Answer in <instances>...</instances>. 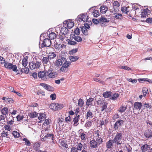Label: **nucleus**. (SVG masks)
Listing matches in <instances>:
<instances>
[{
	"label": "nucleus",
	"mask_w": 152,
	"mask_h": 152,
	"mask_svg": "<svg viewBox=\"0 0 152 152\" xmlns=\"http://www.w3.org/2000/svg\"><path fill=\"white\" fill-rule=\"evenodd\" d=\"M89 28L90 26L88 24H84V26H82L80 27V30L78 28H76L75 30L74 33L76 35H78L80 34V30H81L84 35H87L88 34L87 29Z\"/></svg>",
	"instance_id": "1"
},
{
	"label": "nucleus",
	"mask_w": 152,
	"mask_h": 152,
	"mask_svg": "<svg viewBox=\"0 0 152 152\" xmlns=\"http://www.w3.org/2000/svg\"><path fill=\"white\" fill-rule=\"evenodd\" d=\"M89 19L88 16L86 13H82L79 15L77 17V21L79 22L83 21V22H86L88 21Z\"/></svg>",
	"instance_id": "2"
},
{
	"label": "nucleus",
	"mask_w": 152,
	"mask_h": 152,
	"mask_svg": "<svg viewBox=\"0 0 152 152\" xmlns=\"http://www.w3.org/2000/svg\"><path fill=\"white\" fill-rule=\"evenodd\" d=\"M41 137L42 141H44L46 140V138H48L52 134L49 133V130L48 129L46 130L42 129L41 131Z\"/></svg>",
	"instance_id": "3"
},
{
	"label": "nucleus",
	"mask_w": 152,
	"mask_h": 152,
	"mask_svg": "<svg viewBox=\"0 0 152 152\" xmlns=\"http://www.w3.org/2000/svg\"><path fill=\"white\" fill-rule=\"evenodd\" d=\"M122 136L121 133L117 132L113 140L114 143H116L117 145H121L122 143L121 142H120V141L122 139Z\"/></svg>",
	"instance_id": "4"
},
{
	"label": "nucleus",
	"mask_w": 152,
	"mask_h": 152,
	"mask_svg": "<svg viewBox=\"0 0 152 152\" xmlns=\"http://www.w3.org/2000/svg\"><path fill=\"white\" fill-rule=\"evenodd\" d=\"M49 59L48 57H44L42 58V63L46 64L44 65L45 69H47L48 68H50L51 66V63L49 61Z\"/></svg>",
	"instance_id": "5"
},
{
	"label": "nucleus",
	"mask_w": 152,
	"mask_h": 152,
	"mask_svg": "<svg viewBox=\"0 0 152 152\" xmlns=\"http://www.w3.org/2000/svg\"><path fill=\"white\" fill-rule=\"evenodd\" d=\"M74 22L72 20H67L63 22V26H65L68 29H70L74 26Z\"/></svg>",
	"instance_id": "6"
},
{
	"label": "nucleus",
	"mask_w": 152,
	"mask_h": 152,
	"mask_svg": "<svg viewBox=\"0 0 152 152\" xmlns=\"http://www.w3.org/2000/svg\"><path fill=\"white\" fill-rule=\"evenodd\" d=\"M48 80L49 78H54L57 76V73L56 72L52 71V69L50 68L47 71Z\"/></svg>",
	"instance_id": "7"
},
{
	"label": "nucleus",
	"mask_w": 152,
	"mask_h": 152,
	"mask_svg": "<svg viewBox=\"0 0 152 152\" xmlns=\"http://www.w3.org/2000/svg\"><path fill=\"white\" fill-rule=\"evenodd\" d=\"M41 64L40 62L38 61L31 62L29 63V66L31 69H34L39 68Z\"/></svg>",
	"instance_id": "8"
},
{
	"label": "nucleus",
	"mask_w": 152,
	"mask_h": 152,
	"mask_svg": "<svg viewBox=\"0 0 152 152\" xmlns=\"http://www.w3.org/2000/svg\"><path fill=\"white\" fill-rule=\"evenodd\" d=\"M38 75L39 78L43 80H48L47 71L40 72H38Z\"/></svg>",
	"instance_id": "9"
},
{
	"label": "nucleus",
	"mask_w": 152,
	"mask_h": 152,
	"mask_svg": "<svg viewBox=\"0 0 152 152\" xmlns=\"http://www.w3.org/2000/svg\"><path fill=\"white\" fill-rule=\"evenodd\" d=\"M124 123L123 121L119 120L117 121L115 124L114 128L115 130H117L120 128L122 126Z\"/></svg>",
	"instance_id": "10"
},
{
	"label": "nucleus",
	"mask_w": 152,
	"mask_h": 152,
	"mask_svg": "<svg viewBox=\"0 0 152 152\" xmlns=\"http://www.w3.org/2000/svg\"><path fill=\"white\" fill-rule=\"evenodd\" d=\"M40 85L48 91H54V88L53 87L46 84L41 83H40Z\"/></svg>",
	"instance_id": "11"
},
{
	"label": "nucleus",
	"mask_w": 152,
	"mask_h": 152,
	"mask_svg": "<svg viewBox=\"0 0 152 152\" xmlns=\"http://www.w3.org/2000/svg\"><path fill=\"white\" fill-rule=\"evenodd\" d=\"M99 131L96 130L94 132V137L96 139V140L99 143H101L102 142V138L99 137Z\"/></svg>",
	"instance_id": "12"
},
{
	"label": "nucleus",
	"mask_w": 152,
	"mask_h": 152,
	"mask_svg": "<svg viewBox=\"0 0 152 152\" xmlns=\"http://www.w3.org/2000/svg\"><path fill=\"white\" fill-rule=\"evenodd\" d=\"M51 45V42L50 39H46L44 40L41 46L42 48H43L45 47H49Z\"/></svg>",
	"instance_id": "13"
},
{
	"label": "nucleus",
	"mask_w": 152,
	"mask_h": 152,
	"mask_svg": "<svg viewBox=\"0 0 152 152\" xmlns=\"http://www.w3.org/2000/svg\"><path fill=\"white\" fill-rule=\"evenodd\" d=\"M66 61V59L64 57H61V58L57 60L56 61V65L57 66H60L63 64V62Z\"/></svg>",
	"instance_id": "14"
},
{
	"label": "nucleus",
	"mask_w": 152,
	"mask_h": 152,
	"mask_svg": "<svg viewBox=\"0 0 152 152\" xmlns=\"http://www.w3.org/2000/svg\"><path fill=\"white\" fill-rule=\"evenodd\" d=\"M64 46V45H61L56 42L54 44V47L56 51L60 52L62 50Z\"/></svg>",
	"instance_id": "15"
},
{
	"label": "nucleus",
	"mask_w": 152,
	"mask_h": 152,
	"mask_svg": "<svg viewBox=\"0 0 152 152\" xmlns=\"http://www.w3.org/2000/svg\"><path fill=\"white\" fill-rule=\"evenodd\" d=\"M50 122V120L49 119H45L42 126V129L46 130L48 129Z\"/></svg>",
	"instance_id": "16"
},
{
	"label": "nucleus",
	"mask_w": 152,
	"mask_h": 152,
	"mask_svg": "<svg viewBox=\"0 0 152 152\" xmlns=\"http://www.w3.org/2000/svg\"><path fill=\"white\" fill-rule=\"evenodd\" d=\"M150 12V11L148 9H144L141 12V14H140L141 17L142 18L146 17Z\"/></svg>",
	"instance_id": "17"
},
{
	"label": "nucleus",
	"mask_w": 152,
	"mask_h": 152,
	"mask_svg": "<svg viewBox=\"0 0 152 152\" xmlns=\"http://www.w3.org/2000/svg\"><path fill=\"white\" fill-rule=\"evenodd\" d=\"M132 7L133 9L132 10L133 11H135V14L136 15L138 14V12H140V9L141 8L140 6L136 4H133Z\"/></svg>",
	"instance_id": "18"
},
{
	"label": "nucleus",
	"mask_w": 152,
	"mask_h": 152,
	"mask_svg": "<svg viewBox=\"0 0 152 152\" xmlns=\"http://www.w3.org/2000/svg\"><path fill=\"white\" fill-rule=\"evenodd\" d=\"M113 140H110L107 141L106 144V146L107 149L112 148L113 147Z\"/></svg>",
	"instance_id": "19"
},
{
	"label": "nucleus",
	"mask_w": 152,
	"mask_h": 152,
	"mask_svg": "<svg viewBox=\"0 0 152 152\" xmlns=\"http://www.w3.org/2000/svg\"><path fill=\"white\" fill-rule=\"evenodd\" d=\"M89 145L91 148H94L98 147V143L94 140H92L89 142Z\"/></svg>",
	"instance_id": "20"
},
{
	"label": "nucleus",
	"mask_w": 152,
	"mask_h": 152,
	"mask_svg": "<svg viewBox=\"0 0 152 152\" xmlns=\"http://www.w3.org/2000/svg\"><path fill=\"white\" fill-rule=\"evenodd\" d=\"M99 20L102 26H103V25L104 26V23H107L109 21V20H107L106 18L103 17H101L99 19Z\"/></svg>",
	"instance_id": "21"
},
{
	"label": "nucleus",
	"mask_w": 152,
	"mask_h": 152,
	"mask_svg": "<svg viewBox=\"0 0 152 152\" xmlns=\"http://www.w3.org/2000/svg\"><path fill=\"white\" fill-rule=\"evenodd\" d=\"M145 137L147 138L152 137V130H148L145 131L144 133Z\"/></svg>",
	"instance_id": "22"
},
{
	"label": "nucleus",
	"mask_w": 152,
	"mask_h": 152,
	"mask_svg": "<svg viewBox=\"0 0 152 152\" xmlns=\"http://www.w3.org/2000/svg\"><path fill=\"white\" fill-rule=\"evenodd\" d=\"M38 118L40 120L39 123L42 122L46 119V115L43 113H40L38 117Z\"/></svg>",
	"instance_id": "23"
},
{
	"label": "nucleus",
	"mask_w": 152,
	"mask_h": 152,
	"mask_svg": "<svg viewBox=\"0 0 152 152\" xmlns=\"http://www.w3.org/2000/svg\"><path fill=\"white\" fill-rule=\"evenodd\" d=\"M68 29L65 26L62 27L60 29V33L61 34L65 35L68 32Z\"/></svg>",
	"instance_id": "24"
},
{
	"label": "nucleus",
	"mask_w": 152,
	"mask_h": 152,
	"mask_svg": "<svg viewBox=\"0 0 152 152\" xmlns=\"http://www.w3.org/2000/svg\"><path fill=\"white\" fill-rule=\"evenodd\" d=\"M93 115L92 112L90 110L87 111L86 114V119L90 120L93 117Z\"/></svg>",
	"instance_id": "25"
},
{
	"label": "nucleus",
	"mask_w": 152,
	"mask_h": 152,
	"mask_svg": "<svg viewBox=\"0 0 152 152\" xmlns=\"http://www.w3.org/2000/svg\"><path fill=\"white\" fill-rule=\"evenodd\" d=\"M142 107V104L140 102H135L134 104V107L136 110H140Z\"/></svg>",
	"instance_id": "26"
},
{
	"label": "nucleus",
	"mask_w": 152,
	"mask_h": 152,
	"mask_svg": "<svg viewBox=\"0 0 152 152\" xmlns=\"http://www.w3.org/2000/svg\"><path fill=\"white\" fill-rule=\"evenodd\" d=\"M79 115H77L73 119V121L74 122L73 125L74 126H77L79 124L78 121L79 120Z\"/></svg>",
	"instance_id": "27"
},
{
	"label": "nucleus",
	"mask_w": 152,
	"mask_h": 152,
	"mask_svg": "<svg viewBox=\"0 0 152 152\" xmlns=\"http://www.w3.org/2000/svg\"><path fill=\"white\" fill-rule=\"evenodd\" d=\"M101 12L102 14H105L108 10L107 7L106 6L102 5L101 6L100 8Z\"/></svg>",
	"instance_id": "28"
},
{
	"label": "nucleus",
	"mask_w": 152,
	"mask_h": 152,
	"mask_svg": "<svg viewBox=\"0 0 152 152\" xmlns=\"http://www.w3.org/2000/svg\"><path fill=\"white\" fill-rule=\"evenodd\" d=\"M52 105L55 106V110H61L64 107V106L62 104H58V103H56V104H53Z\"/></svg>",
	"instance_id": "29"
},
{
	"label": "nucleus",
	"mask_w": 152,
	"mask_h": 152,
	"mask_svg": "<svg viewBox=\"0 0 152 152\" xmlns=\"http://www.w3.org/2000/svg\"><path fill=\"white\" fill-rule=\"evenodd\" d=\"M113 6L114 10L115 12H117L118 10V7L120 6L119 3L117 1H114L113 3Z\"/></svg>",
	"instance_id": "30"
},
{
	"label": "nucleus",
	"mask_w": 152,
	"mask_h": 152,
	"mask_svg": "<svg viewBox=\"0 0 152 152\" xmlns=\"http://www.w3.org/2000/svg\"><path fill=\"white\" fill-rule=\"evenodd\" d=\"M119 96V94H118L115 93L111 94L110 99L113 100H115L117 99Z\"/></svg>",
	"instance_id": "31"
},
{
	"label": "nucleus",
	"mask_w": 152,
	"mask_h": 152,
	"mask_svg": "<svg viewBox=\"0 0 152 152\" xmlns=\"http://www.w3.org/2000/svg\"><path fill=\"white\" fill-rule=\"evenodd\" d=\"M127 109V106L125 105H122L119 107L118 111L121 113L125 111Z\"/></svg>",
	"instance_id": "32"
},
{
	"label": "nucleus",
	"mask_w": 152,
	"mask_h": 152,
	"mask_svg": "<svg viewBox=\"0 0 152 152\" xmlns=\"http://www.w3.org/2000/svg\"><path fill=\"white\" fill-rule=\"evenodd\" d=\"M94 99L92 98H90L88 99H87L86 102V104L88 106H89L91 105H94V104H92L93 102L94 101Z\"/></svg>",
	"instance_id": "33"
},
{
	"label": "nucleus",
	"mask_w": 152,
	"mask_h": 152,
	"mask_svg": "<svg viewBox=\"0 0 152 152\" xmlns=\"http://www.w3.org/2000/svg\"><path fill=\"white\" fill-rule=\"evenodd\" d=\"M150 148V146L147 144L143 145L141 148L142 151L143 152L148 150Z\"/></svg>",
	"instance_id": "34"
},
{
	"label": "nucleus",
	"mask_w": 152,
	"mask_h": 152,
	"mask_svg": "<svg viewBox=\"0 0 152 152\" xmlns=\"http://www.w3.org/2000/svg\"><path fill=\"white\" fill-rule=\"evenodd\" d=\"M8 108L6 107H2L1 109V112L2 115H6L8 113Z\"/></svg>",
	"instance_id": "35"
},
{
	"label": "nucleus",
	"mask_w": 152,
	"mask_h": 152,
	"mask_svg": "<svg viewBox=\"0 0 152 152\" xmlns=\"http://www.w3.org/2000/svg\"><path fill=\"white\" fill-rule=\"evenodd\" d=\"M55 53L53 52L49 53L48 54V57L50 59L54 58L56 56Z\"/></svg>",
	"instance_id": "36"
},
{
	"label": "nucleus",
	"mask_w": 152,
	"mask_h": 152,
	"mask_svg": "<svg viewBox=\"0 0 152 152\" xmlns=\"http://www.w3.org/2000/svg\"><path fill=\"white\" fill-rule=\"evenodd\" d=\"M64 62L62 66L66 69H68V68L71 65V62L69 61H66Z\"/></svg>",
	"instance_id": "37"
},
{
	"label": "nucleus",
	"mask_w": 152,
	"mask_h": 152,
	"mask_svg": "<svg viewBox=\"0 0 152 152\" xmlns=\"http://www.w3.org/2000/svg\"><path fill=\"white\" fill-rule=\"evenodd\" d=\"M40 146V144L39 142H36L34 143L33 146L34 149L36 150H38Z\"/></svg>",
	"instance_id": "38"
},
{
	"label": "nucleus",
	"mask_w": 152,
	"mask_h": 152,
	"mask_svg": "<svg viewBox=\"0 0 152 152\" xmlns=\"http://www.w3.org/2000/svg\"><path fill=\"white\" fill-rule=\"evenodd\" d=\"M121 10L123 13L126 14L128 13V12L129 11V7H122Z\"/></svg>",
	"instance_id": "39"
},
{
	"label": "nucleus",
	"mask_w": 152,
	"mask_h": 152,
	"mask_svg": "<svg viewBox=\"0 0 152 152\" xmlns=\"http://www.w3.org/2000/svg\"><path fill=\"white\" fill-rule=\"evenodd\" d=\"M49 37L50 39H53L56 37V34L54 32H51L49 34Z\"/></svg>",
	"instance_id": "40"
},
{
	"label": "nucleus",
	"mask_w": 152,
	"mask_h": 152,
	"mask_svg": "<svg viewBox=\"0 0 152 152\" xmlns=\"http://www.w3.org/2000/svg\"><path fill=\"white\" fill-rule=\"evenodd\" d=\"M112 92L110 91L106 92L103 93V96L105 98L110 97Z\"/></svg>",
	"instance_id": "41"
},
{
	"label": "nucleus",
	"mask_w": 152,
	"mask_h": 152,
	"mask_svg": "<svg viewBox=\"0 0 152 152\" xmlns=\"http://www.w3.org/2000/svg\"><path fill=\"white\" fill-rule=\"evenodd\" d=\"M27 58H28L26 57V58H24L22 60V64L24 67L26 66L28 64Z\"/></svg>",
	"instance_id": "42"
},
{
	"label": "nucleus",
	"mask_w": 152,
	"mask_h": 152,
	"mask_svg": "<svg viewBox=\"0 0 152 152\" xmlns=\"http://www.w3.org/2000/svg\"><path fill=\"white\" fill-rule=\"evenodd\" d=\"M29 116L31 118H35L37 116V113L35 112H32L29 114Z\"/></svg>",
	"instance_id": "43"
},
{
	"label": "nucleus",
	"mask_w": 152,
	"mask_h": 152,
	"mask_svg": "<svg viewBox=\"0 0 152 152\" xmlns=\"http://www.w3.org/2000/svg\"><path fill=\"white\" fill-rule=\"evenodd\" d=\"M92 122L88 121L87 122L85 125V126L88 129L92 125Z\"/></svg>",
	"instance_id": "44"
},
{
	"label": "nucleus",
	"mask_w": 152,
	"mask_h": 152,
	"mask_svg": "<svg viewBox=\"0 0 152 152\" xmlns=\"http://www.w3.org/2000/svg\"><path fill=\"white\" fill-rule=\"evenodd\" d=\"M67 41L68 42V44L70 45H74L77 43L76 42L72 40L71 38L68 39Z\"/></svg>",
	"instance_id": "45"
},
{
	"label": "nucleus",
	"mask_w": 152,
	"mask_h": 152,
	"mask_svg": "<svg viewBox=\"0 0 152 152\" xmlns=\"http://www.w3.org/2000/svg\"><path fill=\"white\" fill-rule=\"evenodd\" d=\"M69 59L71 60V61L75 62L77 60L78 58V57L77 56H71L69 57Z\"/></svg>",
	"instance_id": "46"
},
{
	"label": "nucleus",
	"mask_w": 152,
	"mask_h": 152,
	"mask_svg": "<svg viewBox=\"0 0 152 152\" xmlns=\"http://www.w3.org/2000/svg\"><path fill=\"white\" fill-rule=\"evenodd\" d=\"M12 64V63L8 62H6L4 64V66L6 68L10 69V68H11V66Z\"/></svg>",
	"instance_id": "47"
},
{
	"label": "nucleus",
	"mask_w": 152,
	"mask_h": 152,
	"mask_svg": "<svg viewBox=\"0 0 152 152\" xmlns=\"http://www.w3.org/2000/svg\"><path fill=\"white\" fill-rule=\"evenodd\" d=\"M12 70L14 72H17L18 69H17V66L15 65H13L12 64L11 66V68L10 70Z\"/></svg>",
	"instance_id": "48"
},
{
	"label": "nucleus",
	"mask_w": 152,
	"mask_h": 152,
	"mask_svg": "<svg viewBox=\"0 0 152 152\" xmlns=\"http://www.w3.org/2000/svg\"><path fill=\"white\" fill-rule=\"evenodd\" d=\"M74 39L77 42H80L82 41V39L80 37L78 36H74Z\"/></svg>",
	"instance_id": "49"
},
{
	"label": "nucleus",
	"mask_w": 152,
	"mask_h": 152,
	"mask_svg": "<svg viewBox=\"0 0 152 152\" xmlns=\"http://www.w3.org/2000/svg\"><path fill=\"white\" fill-rule=\"evenodd\" d=\"M84 104V102L83 100L81 99H79L78 102V106L80 107H81L83 106Z\"/></svg>",
	"instance_id": "50"
},
{
	"label": "nucleus",
	"mask_w": 152,
	"mask_h": 152,
	"mask_svg": "<svg viewBox=\"0 0 152 152\" xmlns=\"http://www.w3.org/2000/svg\"><path fill=\"white\" fill-rule=\"evenodd\" d=\"M12 134L15 137L17 138L20 136V134L16 131H13Z\"/></svg>",
	"instance_id": "51"
},
{
	"label": "nucleus",
	"mask_w": 152,
	"mask_h": 152,
	"mask_svg": "<svg viewBox=\"0 0 152 152\" xmlns=\"http://www.w3.org/2000/svg\"><path fill=\"white\" fill-rule=\"evenodd\" d=\"M72 118L69 115L65 118V121L68 124H69V122H70L72 121Z\"/></svg>",
	"instance_id": "52"
},
{
	"label": "nucleus",
	"mask_w": 152,
	"mask_h": 152,
	"mask_svg": "<svg viewBox=\"0 0 152 152\" xmlns=\"http://www.w3.org/2000/svg\"><path fill=\"white\" fill-rule=\"evenodd\" d=\"M23 140L25 142V144L28 146H30L31 145V143L26 138H24L23 139Z\"/></svg>",
	"instance_id": "53"
},
{
	"label": "nucleus",
	"mask_w": 152,
	"mask_h": 152,
	"mask_svg": "<svg viewBox=\"0 0 152 152\" xmlns=\"http://www.w3.org/2000/svg\"><path fill=\"white\" fill-rule=\"evenodd\" d=\"M92 14L95 17H97L99 15V12L96 10H95L92 13Z\"/></svg>",
	"instance_id": "54"
},
{
	"label": "nucleus",
	"mask_w": 152,
	"mask_h": 152,
	"mask_svg": "<svg viewBox=\"0 0 152 152\" xmlns=\"http://www.w3.org/2000/svg\"><path fill=\"white\" fill-rule=\"evenodd\" d=\"M127 80L129 82L132 83H135L137 82V79H132L131 78L127 79Z\"/></svg>",
	"instance_id": "55"
},
{
	"label": "nucleus",
	"mask_w": 152,
	"mask_h": 152,
	"mask_svg": "<svg viewBox=\"0 0 152 152\" xmlns=\"http://www.w3.org/2000/svg\"><path fill=\"white\" fill-rule=\"evenodd\" d=\"M120 68L121 69H122L125 70H131V69L129 67L127 66H120Z\"/></svg>",
	"instance_id": "56"
},
{
	"label": "nucleus",
	"mask_w": 152,
	"mask_h": 152,
	"mask_svg": "<svg viewBox=\"0 0 152 152\" xmlns=\"http://www.w3.org/2000/svg\"><path fill=\"white\" fill-rule=\"evenodd\" d=\"M21 71L24 72L25 73H28L29 72V69L27 67H25L21 69Z\"/></svg>",
	"instance_id": "57"
},
{
	"label": "nucleus",
	"mask_w": 152,
	"mask_h": 152,
	"mask_svg": "<svg viewBox=\"0 0 152 152\" xmlns=\"http://www.w3.org/2000/svg\"><path fill=\"white\" fill-rule=\"evenodd\" d=\"M80 137L82 140H85L86 139V136L84 133H82L80 135Z\"/></svg>",
	"instance_id": "58"
},
{
	"label": "nucleus",
	"mask_w": 152,
	"mask_h": 152,
	"mask_svg": "<svg viewBox=\"0 0 152 152\" xmlns=\"http://www.w3.org/2000/svg\"><path fill=\"white\" fill-rule=\"evenodd\" d=\"M98 105H101L104 102V101L100 98H99L96 101Z\"/></svg>",
	"instance_id": "59"
},
{
	"label": "nucleus",
	"mask_w": 152,
	"mask_h": 152,
	"mask_svg": "<svg viewBox=\"0 0 152 152\" xmlns=\"http://www.w3.org/2000/svg\"><path fill=\"white\" fill-rule=\"evenodd\" d=\"M1 134L2 137H6L7 138L8 137V134H7V132H3L2 133H1Z\"/></svg>",
	"instance_id": "60"
},
{
	"label": "nucleus",
	"mask_w": 152,
	"mask_h": 152,
	"mask_svg": "<svg viewBox=\"0 0 152 152\" xmlns=\"http://www.w3.org/2000/svg\"><path fill=\"white\" fill-rule=\"evenodd\" d=\"M6 99L7 100L6 102H8V103H13L14 102V101L13 99L11 98L7 97V99Z\"/></svg>",
	"instance_id": "61"
},
{
	"label": "nucleus",
	"mask_w": 152,
	"mask_h": 152,
	"mask_svg": "<svg viewBox=\"0 0 152 152\" xmlns=\"http://www.w3.org/2000/svg\"><path fill=\"white\" fill-rule=\"evenodd\" d=\"M11 127L9 125H6L4 126V129L5 130L8 131H10L11 129Z\"/></svg>",
	"instance_id": "62"
},
{
	"label": "nucleus",
	"mask_w": 152,
	"mask_h": 152,
	"mask_svg": "<svg viewBox=\"0 0 152 152\" xmlns=\"http://www.w3.org/2000/svg\"><path fill=\"white\" fill-rule=\"evenodd\" d=\"M61 71L63 72H66L68 71V69H66L63 66L61 67L60 69Z\"/></svg>",
	"instance_id": "63"
},
{
	"label": "nucleus",
	"mask_w": 152,
	"mask_h": 152,
	"mask_svg": "<svg viewBox=\"0 0 152 152\" xmlns=\"http://www.w3.org/2000/svg\"><path fill=\"white\" fill-rule=\"evenodd\" d=\"M77 51V48L74 49L70 51V54L71 55H73Z\"/></svg>",
	"instance_id": "64"
}]
</instances>
